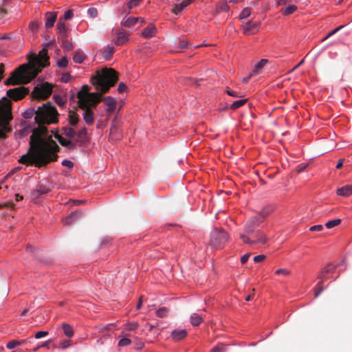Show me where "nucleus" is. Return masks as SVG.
Listing matches in <instances>:
<instances>
[{
  "mask_svg": "<svg viewBox=\"0 0 352 352\" xmlns=\"http://www.w3.org/2000/svg\"><path fill=\"white\" fill-rule=\"evenodd\" d=\"M54 99L57 104L60 107H63L66 103V99H65L60 95L55 94L54 95Z\"/></svg>",
  "mask_w": 352,
  "mask_h": 352,
  "instance_id": "e433bc0d",
  "label": "nucleus"
},
{
  "mask_svg": "<svg viewBox=\"0 0 352 352\" xmlns=\"http://www.w3.org/2000/svg\"><path fill=\"white\" fill-rule=\"evenodd\" d=\"M226 93L232 97H234V98L239 97V95L237 94V92H236L235 91L231 90V89H227Z\"/></svg>",
  "mask_w": 352,
  "mask_h": 352,
  "instance_id": "680f3d73",
  "label": "nucleus"
},
{
  "mask_svg": "<svg viewBox=\"0 0 352 352\" xmlns=\"http://www.w3.org/2000/svg\"><path fill=\"white\" fill-rule=\"evenodd\" d=\"M246 102V99L236 100L231 104L230 108L232 109H236L239 107L243 106Z\"/></svg>",
  "mask_w": 352,
  "mask_h": 352,
  "instance_id": "a19ab883",
  "label": "nucleus"
},
{
  "mask_svg": "<svg viewBox=\"0 0 352 352\" xmlns=\"http://www.w3.org/2000/svg\"><path fill=\"white\" fill-rule=\"evenodd\" d=\"M70 340H63L60 342V346L63 349H65L70 346Z\"/></svg>",
  "mask_w": 352,
  "mask_h": 352,
  "instance_id": "bf43d9fd",
  "label": "nucleus"
},
{
  "mask_svg": "<svg viewBox=\"0 0 352 352\" xmlns=\"http://www.w3.org/2000/svg\"><path fill=\"white\" fill-rule=\"evenodd\" d=\"M87 12L93 18L97 16L98 15L97 9L95 8H89Z\"/></svg>",
  "mask_w": 352,
  "mask_h": 352,
  "instance_id": "4d7b16f0",
  "label": "nucleus"
},
{
  "mask_svg": "<svg viewBox=\"0 0 352 352\" xmlns=\"http://www.w3.org/2000/svg\"><path fill=\"white\" fill-rule=\"evenodd\" d=\"M225 349L226 346L223 344L219 343L211 349L210 352H223L225 351Z\"/></svg>",
  "mask_w": 352,
  "mask_h": 352,
  "instance_id": "a18cd8bd",
  "label": "nucleus"
},
{
  "mask_svg": "<svg viewBox=\"0 0 352 352\" xmlns=\"http://www.w3.org/2000/svg\"><path fill=\"white\" fill-rule=\"evenodd\" d=\"M269 214V212L265 209L262 210L256 215L250 217L244 226V231L247 234H252L254 232L260 224L264 221L265 217Z\"/></svg>",
  "mask_w": 352,
  "mask_h": 352,
  "instance_id": "0eeeda50",
  "label": "nucleus"
},
{
  "mask_svg": "<svg viewBox=\"0 0 352 352\" xmlns=\"http://www.w3.org/2000/svg\"><path fill=\"white\" fill-rule=\"evenodd\" d=\"M291 0H277V5L281 6V5H285L287 2H289Z\"/></svg>",
  "mask_w": 352,
  "mask_h": 352,
  "instance_id": "338daca9",
  "label": "nucleus"
},
{
  "mask_svg": "<svg viewBox=\"0 0 352 352\" xmlns=\"http://www.w3.org/2000/svg\"><path fill=\"white\" fill-rule=\"evenodd\" d=\"M129 40L128 35L124 31H120L118 33L114 41L117 45H122L126 43Z\"/></svg>",
  "mask_w": 352,
  "mask_h": 352,
  "instance_id": "b1692460",
  "label": "nucleus"
},
{
  "mask_svg": "<svg viewBox=\"0 0 352 352\" xmlns=\"http://www.w3.org/2000/svg\"><path fill=\"white\" fill-rule=\"evenodd\" d=\"M68 122L70 126L75 127L80 121V116L74 111H69L68 114Z\"/></svg>",
  "mask_w": 352,
  "mask_h": 352,
  "instance_id": "aec40b11",
  "label": "nucleus"
},
{
  "mask_svg": "<svg viewBox=\"0 0 352 352\" xmlns=\"http://www.w3.org/2000/svg\"><path fill=\"white\" fill-rule=\"evenodd\" d=\"M250 14H251V11H250V8H244L240 14V16H239L240 19H247L250 15Z\"/></svg>",
  "mask_w": 352,
  "mask_h": 352,
  "instance_id": "49530a36",
  "label": "nucleus"
},
{
  "mask_svg": "<svg viewBox=\"0 0 352 352\" xmlns=\"http://www.w3.org/2000/svg\"><path fill=\"white\" fill-rule=\"evenodd\" d=\"M39 27V23L37 21H32L29 25V28L33 32H36Z\"/></svg>",
  "mask_w": 352,
  "mask_h": 352,
  "instance_id": "de8ad7c7",
  "label": "nucleus"
},
{
  "mask_svg": "<svg viewBox=\"0 0 352 352\" xmlns=\"http://www.w3.org/2000/svg\"><path fill=\"white\" fill-rule=\"evenodd\" d=\"M229 9H230V6L228 4L227 1H222L217 6V12H228Z\"/></svg>",
  "mask_w": 352,
  "mask_h": 352,
  "instance_id": "72a5a7b5",
  "label": "nucleus"
},
{
  "mask_svg": "<svg viewBox=\"0 0 352 352\" xmlns=\"http://www.w3.org/2000/svg\"><path fill=\"white\" fill-rule=\"evenodd\" d=\"M115 52L114 47L111 46H107L102 50V56L105 60H109L111 58Z\"/></svg>",
  "mask_w": 352,
  "mask_h": 352,
  "instance_id": "c756f323",
  "label": "nucleus"
},
{
  "mask_svg": "<svg viewBox=\"0 0 352 352\" xmlns=\"http://www.w3.org/2000/svg\"><path fill=\"white\" fill-rule=\"evenodd\" d=\"M82 213L78 211L71 212L64 220L65 225H72L82 217Z\"/></svg>",
  "mask_w": 352,
  "mask_h": 352,
  "instance_id": "f3484780",
  "label": "nucleus"
},
{
  "mask_svg": "<svg viewBox=\"0 0 352 352\" xmlns=\"http://www.w3.org/2000/svg\"><path fill=\"white\" fill-rule=\"evenodd\" d=\"M63 133L68 138L72 139L76 134L74 128L72 126H64L62 129Z\"/></svg>",
  "mask_w": 352,
  "mask_h": 352,
  "instance_id": "c85d7f7f",
  "label": "nucleus"
},
{
  "mask_svg": "<svg viewBox=\"0 0 352 352\" xmlns=\"http://www.w3.org/2000/svg\"><path fill=\"white\" fill-rule=\"evenodd\" d=\"M323 230V226L322 225H316L310 227L309 230L312 232H320Z\"/></svg>",
  "mask_w": 352,
  "mask_h": 352,
  "instance_id": "13d9d810",
  "label": "nucleus"
},
{
  "mask_svg": "<svg viewBox=\"0 0 352 352\" xmlns=\"http://www.w3.org/2000/svg\"><path fill=\"white\" fill-rule=\"evenodd\" d=\"M250 256V254H249V253L245 254L243 256H242L241 258V263H243V264L245 263L248 261V260L249 259Z\"/></svg>",
  "mask_w": 352,
  "mask_h": 352,
  "instance_id": "0e129e2a",
  "label": "nucleus"
},
{
  "mask_svg": "<svg viewBox=\"0 0 352 352\" xmlns=\"http://www.w3.org/2000/svg\"><path fill=\"white\" fill-rule=\"evenodd\" d=\"M104 104L107 107V111L109 114L113 113L116 108V102L111 96H107L103 99Z\"/></svg>",
  "mask_w": 352,
  "mask_h": 352,
  "instance_id": "4468645a",
  "label": "nucleus"
},
{
  "mask_svg": "<svg viewBox=\"0 0 352 352\" xmlns=\"http://www.w3.org/2000/svg\"><path fill=\"white\" fill-rule=\"evenodd\" d=\"M336 270V266L333 265L332 263L327 264L320 272V274L318 275V278L319 279H326L328 278V274H333Z\"/></svg>",
  "mask_w": 352,
  "mask_h": 352,
  "instance_id": "ddd939ff",
  "label": "nucleus"
},
{
  "mask_svg": "<svg viewBox=\"0 0 352 352\" xmlns=\"http://www.w3.org/2000/svg\"><path fill=\"white\" fill-rule=\"evenodd\" d=\"M50 57L45 49H43L36 56L30 60V65H22L8 80L9 84L28 83L34 79L41 69L50 65Z\"/></svg>",
  "mask_w": 352,
  "mask_h": 352,
  "instance_id": "f03ea898",
  "label": "nucleus"
},
{
  "mask_svg": "<svg viewBox=\"0 0 352 352\" xmlns=\"http://www.w3.org/2000/svg\"><path fill=\"white\" fill-rule=\"evenodd\" d=\"M47 335H48V331H37L35 333L34 337L36 339H40V338L45 337Z\"/></svg>",
  "mask_w": 352,
  "mask_h": 352,
  "instance_id": "864d4df0",
  "label": "nucleus"
},
{
  "mask_svg": "<svg viewBox=\"0 0 352 352\" xmlns=\"http://www.w3.org/2000/svg\"><path fill=\"white\" fill-rule=\"evenodd\" d=\"M157 33V28L155 25L150 24L142 32V36L145 38H149L154 36Z\"/></svg>",
  "mask_w": 352,
  "mask_h": 352,
  "instance_id": "a211bd4d",
  "label": "nucleus"
},
{
  "mask_svg": "<svg viewBox=\"0 0 352 352\" xmlns=\"http://www.w3.org/2000/svg\"><path fill=\"white\" fill-rule=\"evenodd\" d=\"M260 23L248 21L243 28V34L246 35L256 34L259 28Z\"/></svg>",
  "mask_w": 352,
  "mask_h": 352,
  "instance_id": "9b49d317",
  "label": "nucleus"
},
{
  "mask_svg": "<svg viewBox=\"0 0 352 352\" xmlns=\"http://www.w3.org/2000/svg\"><path fill=\"white\" fill-rule=\"evenodd\" d=\"M322 284H323V280L320 279V281L316 285V288L315 293H314L315 298H317L320 294V293L323 291Z\"/></svg>",
  "mask_w": 352,
  "mask_h": 352,
  "instance_id": "58836bf2",
  "label": "nucleus"
},
{
  "mask_svg": "<svg viewBox=\"0 0 352 352\" xmlns=\"http://www.w3.org/2000/svg\"><path fill=\"white\" fill-rule=\"evenodd\" d=\"M12 119L11 101L3 98L0 100V138L10 131L8 124Z\"/></svg>",
  "mask_w": 352,
  "mask_h": 352,
  "instance_id": "20e7f679",
  "label": "nucleus"
},
{
  "mask_svg": "<svg viewBox=\"0 0 352 352\" xmlns=\"http://www.w3.org/2000/svg\"><path fill=\"white\" fill-rule=\"evenodd\" d=\"M53 341L52 339H50L48 340L47 341H46L45 342H44L42 345H41V347H45V348H47L49 349V343L52 342Z\"/></svg>",
  "mask_w": 352,
  "mask_h": 352,
  "instance_id": "774afa93",
  "label": "nucleus"
},
{
  "mask_svg": "<svg viewBox=\"0 0 352 352\" xmlns=\"http://www.w3.org/2000/svg\"><path fill=\"white\" fill-rule=\"evenodd\" d=\"M118 80L116 72L111 68L104 67L100 70H97L91 81L92 85L102 93L107 92L110 87L114 86Z\"/></svg>",
  "mask_w": 352,
  "mask_h": 352,
  "instance_id": "7ed1b4c3",
  "label": "nucleus"
},
{
  "mask_svg": "<svg viewBox=\"0 0 352 352\" xmlns=\"http://www.w3.org/2000/svg\"><path fill=\"white\" fill-rule=\"evenodd\" d=\"M87 129L85 126H83L78 131V133H76V135L78 138H82L87 135Z\"/></svg>",
  "mask_w": 352,
  "mask_h": 352,
  "instance_id": "8fccbe9b",
  "label": "nucleus"
},
{
  "mask_svg": "<svg viewBox=\"0 0 352 352\" xmlns=\"http://www.w3.org/2000/svg\"><path fill=\"white\" fill-rule=\"evenodd\" d=\"M268 63V60L267 59H261L255 66L253 69L252 73L250 74V76H254L257 75L258 74V70L262 69L267 63Z\"/></svg>",
  "mask_w": 352,
  "mask_h": 352,
  "instance_id": "cd10ccee",
  "label": "nucleus"
},
{
  "mask_svg": "<svg viewBox=\"0 0 352 352\" xmlns=\"http://www.w3.org/2000/svg\"><path fill=\"white\" fill-rule=\"evenodd\" d=\"M190 3L191 0H184L182 2L175 6V7L173 9V12L176 14H178Z\"/></svg>",
  "mask_w": 352,
  "mask_h": 352,
  "instance_id": "393cba45",
  "label": "nucleus"
},
{
  "mask_svg": "<svg viewBox=\"0 0 352 352\" xmlns=\"http://www.w3.org/2000/svg\"><path fill=\"white\" fill-rule=\"evenodd\" d=\"M139 327L138 322H127L124 325V330L126 331H134Z\"/></svg>",
  "mask_w": 352,
  "mask_h": 352,
  "instance_id": "f704fd0d",
  "label": "nucleus"
},
{
  "mask_svg": "<svg viewBox=\"0 0 352 352\" xmlns=\"http://www.w3.org/2000/svg\"><path fill=\"white\" fill-rule=\"evenodd\" d=\"M296 10H297V7L296 6L290 5L285 8H282L280 10V12L283 15L287 16V15H289V14L294 13Z\"/></svg>",
  "mask_w": 352,
  "mask_h": 352,
  "instance_id": "2f4dec72",
  "label": "nucleus"
},
{
  "mask_svg": "<svg viewBox=\"0 0 352 352\" xmlns=\"http://www.w3.org/2000/svg\"><path fill=\"white\" fill-rule=\"evenodd\" d=\"M73 16V13L71 10H67L64 14V19L67 20L70 19Z\"/></svg>",
  "mask_w": 352,
  "mask_h": 352,
  "instance_id": "e2e57ef3",
  "label": "nucleus"
},
{
  "mask_svg": "<svg viewBox=\"0 0 352 352\" xmlns=\"http://www.w3.org/2000/svg\"><path fill=\"white\" fill-rule=\"evenodd\" d=\"M336 193L339 196L348 197L352 195V184H347L337 189Z\"/></svg>",
  "mask_w": 352,
  "mask_h": 352,
  "instance_id": "412c9836",
  "label": "nucleus"
},
{
  "mask_svg": "<svg viewBox=\"0 0 352 352\" xmlns=\"http://www.w3.org/2000/svg\"><path fill=\"white\" fill-rule=\"evenodd\" d=\"M173 340L175 342H178L187 336V331L186 329H175L171 333Z\"/></svg>",
  "mask_w": 352,
  "mask_h": 352,
  "instance_id": "4be33fe9",
  "label": "nucleus"
},
{
  "mask_svg": "<svg viewBox=\"0 0 352 352\" xmlns=\"http://www.w3.org/2000/svg\"><path fill=\"white\" fill-rule=\"evenodd\" d=\"M69 78H70L69 74H67L62 76L61 80H62V82H68Z\"/></svg>",
  "mask_w": 352,
  "mask_h": 352,
  "instance_id": "69168bd1",
  "label": "nucleus"
},
{
  "mask_svg": "<svg viewBox=\"0 0 352 352\" xmlns=\"http://www.w3.org/2000/svg\"><path fill=\"white\" fill-rule=\"evenodd\" d=\"M55 137L62 146H66L68 148L73 149L77 146L76 142H74L71 140H67L60 135L57 134L55 135Z\"/></svg>",
  "mask_w": 352,
  "mask_h": 352,
  "instance_id": "2eb2a0df",
  "label": "nucleus"
},
{
  "mask_svg": "<svg viewBox=\"0 0 352 352\" xmlns=\"http://www.w3.org/2000/svg\"><path fill=\"white\" fill-rule=\"evenodd\" d=\"M275 274L277 275H283L288 276L290 274V272L287 269H278L275 272Z\"/></svg>",
  "mask_w": 352,
  "mask_h": 352,
  "instance_id": "3c124183",
  "label": "nucleus"
},
{
  "mask_svg": "<svg viewBox=\"0 0 352 352\" xmlns=\"http://www.w3.org/2000/svg\"><path fill=\"white\" fill-rule=\"evenodd\" d=\"M57 30L58 34H61L63 37L67 36L68 28L62 19H60L57 24Z\"/></svg>",
  "mask_w": 352,
  "mask_h": 352,
  "instance_id": "bb28decb",
  "label": "nucleus"
},
{
  "mask_svg": "<svg viewBox=\"0 0 352 352\" xmlns=\"http://www.w3.org/2000/svg\"><path fill=\"white\" fill-rule=\"evenodd\" d=\"M126 89V86L124 82H120L118 87V92L120 94L123 93Z\"/></svg>",
  "mask_w": 352,
  "mask_h": 352,
  "instance_id": "052dcab7",
  "label": "nucleus"
},
{
  "mask_svg": "<svg viewBox=\"0 0 352 352\" xmlns=\"http://www.w3.org/2000/svg\"><path fill=\"white\" fill-rule=\"evenodd\" d=\"M229 234L223 229L214 228L210 232V245L213 248H219L229 239Z\"/></svg>",
  "mask_w": 352,
  "mask_h": 352,
  "instance_id": "39448f33",
  "label": "nucleus"
},
{
  "mask_svg": "<svg viewBox=\"0 0 352 352\" xmlns=\"http://www.w3.org/2000/svg\"><path fill=\"white\" fill-rule=\"evenodd\" d=\"M52 93V85L48 82H44L36 86L32 93L34 98L38 99H46Z\"/></svg>",
  "mask_w": 352,
  "mask_h": 352,
  "instance_id": "6e6552de",
  "label": "nucleus"
},
{
  "mask_svg": "<svg viewBox=\"0 0 352 352\" xmlns=\"http://www.w3.org/2000/svg\"><path fill=\"white\" fill-rule=\"evenodd\" d=\"M62 165L69 168H72L74 166V163L69 160H64L62 162Z\"/></svg>",
  "mask_w": 352,
  "mask_h": 352,
  "instance_id": "6e6d98bb",
  "label": "nucleus"
},
{
  "mask_svg": "<svg viewBox=\"0 0 352 352\" xmlns=\"http://www.w3.org/2000/svg\"><path fill=\"white\" fill-rule=\"evenodd\" d=\"M61 46L64 51L69 52L73 50V44L67 39H63Z\"/></svg>",
  "mask_w": 352,
  "mask_h": 352,
  "instance_id": "c9c22d12",
  "label": "nucleus"
},
{
  "mask_svg": "<svg viewBox=\"0 0 352 352\" xmlns=\"http://www.w3.org/2000/svg\"><path fill=\"white\" fill-rule=\"evenodd\" d=\"M28 92V89L23 87H19L8 90L7 96L14 100H18L22 99Z\"/></svg>",
  "mask_w": 352,
  "mask_h": 352,
  "instance_id": "9d476101",
  "label": "nucleus"
},
{
  "mask_svg": "<svg viewBox=\"0 0 352 352\" xmlns=\"http://www.w3.org/2000/svg\"><path fill=\"white\" fill-rule=\"evenodd\" d=\"M156 314L158 317L164 318L168 314V309L166 307H161L157 310Z\"/></svg>",
  "mask_w": 352,
  "mask_h": 352,
  "instance_id": "c03bdc74",
  "label": "nucleus"
},
{
  "mask_svg": "<svg viewBox=\"0 0 352 352\" xmlns=\"http://www.w3.org/2000/svg\"><path fill=\"white\" fill-rule=\"evenodd\" d=\"M344 26L343 25H340L338 28H336V29H334L333 30H332L331 32H330L324 38L323 40H326L328 38H329L330 36L334 35L336 32H338V31H340Z\"/></svg>",
  "mask_w": 352,
  "mask_h": 352,
  "instance_id": "603ef678",
  "label": "nucleus"
},
{
  "mask_svg": "<svg viewBox=\"0 0 352 352\" xmlns=\"http://www.w3.org/2000/svg\"><path fill=\"white\" fill-rule=\"evenodd\" d=\"M84 111L82 117L87 125H92L94 123V114L91 108H81Z\"/></svg>",
  "mask_w": 352,
  "mask_h": 352,
  "instance_id": "f8f14e48",
  "label": "nucleus"
},
{
  "mask_svg": "<svg viewBox=\"0 0 352 352\" xmlns=\"http://www.w3.org/2000/svg\"><path fill=\"white\" fill-rule=\"evenodd\" d=\"M85 58L84 54L80 51H76L74 55L73 60L76 63H82Z\"/></svg>",
  "mask_w": 352,
  "mask_h": 352,
  "instance_id": "473e14b6",
  "label": "nucleus"
},
{
  "mask_svg": "<svg viewBox=\"0 0 352 352\" xmlns=\"http://www.w3.org/2000/svg\"><path fill=\"white\" fill-rule=\"evenodd\" d=\"M49 190L50 189L47 186L39 184L36 186V189L32 191L31 195L32 197L36 198L39 195L47 193Z\"/></svg>",
  "mask_w": 352,
  "mask_h": 352,
  "instance_id": "dca6fc26",
  "label": "nucleus"
},
{
  "mask_svg": "<svg viewBox=\"0 0 352 352\" xmlns=\"http://www.w3.org/2000/svg\"><path fill=\"white\" fill-rule=\"evenodd\" d=\"M80 108L95 107L101 100L100 96L97 93H78Z\"/></svg>",
  "mask_w": 352,
  "mask_h": 352,
  "instance_id": "423d86ee",
  "label": "nucleus"
},
{
  "mask_svg": "<svg viewBox=\"0 0 352 352\" xmlns=\"http://www.w3.org/2000/svg\"><path fill=\"white\" fill-rule=\"evenodd\" d=\"M139 21L142 24L144 23V19L140 17H127L123 19L122 23L125 27H132Z\"/></svg>",
  "mask_w": 352,
  "mask_h": 352,
  "instance_id": "6ab92c4d",
  "label": "nucleus"
},
{
  "mask_svg": "<svg viewBox=\"0 0 352 352\" xmlns=\"http://www.w3.org/2000/svg\"><path fill=\"white\" fill-rule=\"evenodd\" d=\"M25 340H23L22 342H19L17 340H13L7 343L6 347L8 349H12L15 348L16 346H19V345L21 344L22 343H25Z\"/></svg>",
  "mask_w": 352,
  "mask_h": 352,
  "instance_id": "ea45409f",
  "label": "nucleus"
},
{
  "mask_svg": "<svg viewBox=\"0 0 352 352\" xmlns=\"http://www.w3.org/2000/svg\"><path fill=\"white\" fill-rule=\"evenodd\" d=\"M190 322L192 326H199L203 322V317L197 313H194L190 318Z\"/></svg>",
  "mask_w": 352,
  "mask_h": 352,
  "instance_id": "a878e982",
  "label": "nucleus"
},
{
  "mask_svg": "<svg viewBox=\"0 0 352 352\" xmlns=\"http://www.w3.org/2000/svg\"><path fill=\"white\" fill-rule=\"evenodd\" d=\"M266 256L264 254H259L257 256H255L253 258L254 261L255 263H261L265 259Z\"/></svg>",
  "mask_w": 352,
  "mask_h": 352,
  "instance_id": "5fc2aeb1",
  "label": "nucleus"
},
{
  "mask_svg": "<svg viewBox=\"0 0 352 352\" xmlns=\"http://www.w3.org/2000/svg\"><path fill=\"white\" fill-rule=\"evenodd\" d=\"M56 14L55 12H47L45 14V27L47 28H52L54 25V23L56 20Z\"/></svg>",
  "mask_w": 352,
  "mask_h": 352,
  "instance_id": "5701e85b",
  "label": "nucleus"
},
{
  "mask_svg": "<svg viewBox=\"0 0 352 352\" xmlns=\"http://www.w3.org/2000/svg\"><path fill=\"white\" fill-rule=\"evenodd\" d=\"M62 328H63V333L64 334L69 337V338H71L74 336V329H73V327L67 324V323H63L62 324Z\"/></svg>",
  "mask_w": 352,
  "mask_h": 352,
  "instance_id": "7c9ffc66",
  "label": "nucleus"
},
{
  "mask_svg": "<svg viewBox=\"0 0 352 352\" xmlns=\"http://www.w3.org/2000/svg\"><path fill=\"white\" fill-rule=\"evenodd\" d=\"M25 119L34 116L38 128L32 130L30 141V151L22 155L19 162L24 164H34L36 167L46 166L57 160L59 146L51 138H45L46 128L44 124L56 123L58 121V111L55 107L47 102L38 107L36 110L30 108L23 113Z\"/></svg>",
  "mask_w": 352,
  "mask_h": 352,
  "instance_id": "f257e3e1",
  "label": "nucleus"
},
{
  "mask_svg": "<svg viewBox=\"0 0 352 352\" xmlns=\"http://www.w3.org/2000/svg\"><path fill=\"white\" fill-rule=\"evenodd\" d=\"M141 1L142 0H130L127 3V6L129 9H132L133 8L138 6Z\"/></svg>",
  "mask_w": 352,
  "mask_h": 352,
  "instance_id": "09e8293b",
  "label": "nucleus"
},
{
  "mask_svg": "<svg viewBox=\"0 0 352 352\" xmlns=\"http://www.w3.org/2000/svg\"><path fill=\"white\" fill-rule=\"evenodd\" d=\"M68 60L66 57H62L57 61V65L60 68H65L67 66Z\"/></svg>",
  "mask_w": 352,
  "mask_h": 352,
  "instance_id": "79ce46f5",
  "label": "nucleus"
},
{
  "mask_svg": "<svg viewBox=\"0 0 352 352\" xmlns=\"http://www.w3.org/2000/svg\"><path fill=\"white\" fill-rule=\"evenodd\" d=\"M340 222H341L340 219H333V220L327 222L325 223V226L327 227V228L331 229V228H333L338 226L340 223Z\"/></svg>",
  "mask_w": 352,
  "mask_h": 352,
  "instance_id": "4c0bfd02",
  "label": "nucleus"
},
{
  "mask_svg": "<svg viewBox=\"0 0 352 352\" xmlns=\"http://www.w3.org/2000/svg\"><path fill=\"white\" fill-rule=\"evenodd\" d=\"M131 340L128 338H122L118 342V346L123 347L131 344Z\"/></svg>",
  "mask_w": 352,
  "mask_h": 352,
  "instance_id": "37998d69",
  "label": "nucleus"
},
{
  "mask_svg": "<svg viewBox=\"0 0 352 352\" xmlns=\"http://www.w3.org/2000/svg\"><path fill=\"white\" fill-rule=\"evenodd\" d=\"M239 236L242 239L243 243L249 245H254L257 243L264 244L267 241V238L266 235L261 231H256L255 232V238L253 239H251L245 234H240Z\"/></svg>",
  "mask_w": 352,
  "mask_h": 352,
  "instance_id": "1a4fd4ad",
  "label": "nucleus"
}]
</instances>
